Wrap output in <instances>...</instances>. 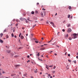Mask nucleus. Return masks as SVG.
Here are the masks:
<instances>
[{
    "label": "nucleus",
    "instance_id": "1",
    "mask_svg": "<svg viewBox=\"0 0 78 78\" xmlns=\"http://www.w3.org/2000/svg\"><path fill=\"white\" fill-rule=\"evenodd\" d=\"M77 35V34H73V38L75 39V38H76V37H76Z\"/></svg>",
    "mask_w": 78,
    "mask_h": 78
},
{
    "label": "nucleus",
    "instance_id": "2",
    "mask_svg": "<svg viewBox=\"0 0 78 78\" xmlns=\"http://www.w3.org/2000/svg\"><path fill=\"white\" fill-rule=\"evenodd\" d=\"M72 31V30H71V29L70 28H69L67 30V32L68 33H70Z\"/></svg>",
    "mask_w": 78,
    "mask_h": 78
},
{
    "label": "nucleus",
    "instance_id": "3",
    "mask_svg": "<svg viewBox=\"0 0 78 78\" xmlns=\"http://www.w3.org/2000/svg\"><path fill=\"white\" fill-rule=\"evenodd\" d=\"M20 20H21V21H23V20H25V19L21 17V18H20Z\"/></svg>",
    "mask_w": 78,
    "mask_h": 78
},
{
    "label": "nucleus",
    "instance_id": "4",
    "mask_svg": "<svg viewBox=\"0 0 78 78\" xmlns=\"http://www.w3.org/2000/svg\"><path fill=\"white\" fill-rule=\"evenodd\" d=\"M50 23L52 25L53 27H55V26L54 23H53V22H51Z\"/></svg>",
    "mask_w": 78,
    "mask_h": 78
},
{
    "label": "nucleus",
    "instance_id": "5",
    "mask_svg": "<svg viewBox=\"0 0 78 78\" xmlns=\"http://www.w3.org/2000/svg\"><path fill=\"white\" fill-rule=\"evenodd\" d=\"M45 48H42L40 49V50L42 51L45 50Z\"/></svg>",
    "mask_w": 78,
    "mask_h": 78
},
{
    "label": "nucleus",
    "instance_id": "6",
    "mask_svg": "<svg viewBox=\"0 0 78 78\" xmlns=\"http://www.w3.org/2000/svg\"><path fill=\"white\" fill-rule=\"evenodd\" d=\"M20 66V65H15V66L17 68L19 67Z\"/></svg>",
    "mask_w": 78,
    "mask_h": 78
},
{
    "label": "nucleus",
    "instance_id": "7",
    "mask_svg": "<svg viewBox=\"0 0 78 78\" xmlns=\"http://www.w3.org/2000/svg\"><path fill=\"white\" fill-rule=\"evenodd\" d=\"M39 53H40V52L38 53V54H36V55L37 56H40V54H39Z\"/></svg>",
    "mask_w": 78,
    "mask_h": 78
},
{
    "label": "nucleus",
    "instance_id": "8",
    "mask_svg": "<svg viewBox=\"0 0 78 78\" xmlns=\"http://www.w3.org/2000/svg\"><path fill=\"white\" fill-rule=\"evenodd\" d=\"M19 75H17V76L13 77L14 78H19Z\"/></svg>",
    "mask_w": 78,
    "mask_h": 78
},
{
    "label": "nucleus",
    "instance_id": "9",
    "mask_svg": "<svg viewBox=\"0 0 78 78\" xmlns=\"http://www.w3.org/2000/svg\"><path fill=\"white\" fill-rule=\"evenodd\" d=\"M11 75L12 76H15V75H16V74H12Z\"/></svg>",
    "mask_w": 78,
    "mask_h": 78
},
{
    "label": "nucleus",
    "instance_id": "10",
    "mask_svg": "<svg viewBox=\"0 0 78 78\" xmlns=\"http://www.w3.org/2000/svg\"><path fill=\"white\" fill-rule=\"evenodd\" d=\"M41 17H44V14L42 12H41Z\"/></svg>",
    "mask_w": 78,
    "mask_h": 78
},
{
    "label": "nucleus",
    "instance_id": "11",
    "mask_svg": "<svg viewBox=\"0 0 78 78\" xmlns=\"http://www.w3.org/2000/svg\"><path fill=\"white\" fill-rule=\"evenodd\" d=\"M18 57H19V55H15L14 56V57L15 58H18Z\"/></svg>",
    "mask_w": 78,
    "mask_h": 78
},
{
    "label": "nucleus",
    "instance_id": "12",
    "mask_svg": "<svg viewBox=\"0 0 78 78\" xmlns=\"http://www.w3.org/2000/svg\"><path fill=\"white\" fill-rule=\"evenodd\" d=\"M0 42L1 43H3V40H2V39H0Z\"/></svg>",
    "mask_w": 78,
    "mask_h": 78
},
{
    "label": "nucleus",
    "instance_id": "13",
    "mask_svg": "<svg viewBox=\"0 0 78 78\" xmlns=\"http://www.w3.org/2000/svg\"><path fill=\"white\" fill-rule=\"evenodd\" d=\"M3 34L1 33L0 34V36L1 37H2V36H3Z\"/></svg>",
    "mask_w": 78,
    "mask_h": 78
},
{
    "label": "nucleus",
    "instance_id": "14",
    "mask_svg": "<svg viewBox=\"0 0 78 78\" xmlns=\"http://www.w3.org/2000/svg\"><path fill=\"white\" fill-rule=\"evenodd\" d=\"M8 30L7 29H5V30H4V31L3 32V33H5V32H6Z\"/></svg>",
    "mask_w": 78,
    "mask_h": 78
},
{
    "label": "nucleus",
    "instance_id": "15",
    "mask_svg": "<svg viewBox=\"0 0 78 78\" xmlns=\"http://www.w3.org/2000/svg\"><path fill=\"white\" fill-rule=\"evenodd\" d=\"M70 25H71L70 24H68V25H67V27H70Z\"/></svg>",
    "mask_w": 78,
    "mask_h": 78
},
{
    "label": "nucleus",
    "instance_id": "16",
    "mask_svg": "<svg viewBox=\"0 0 78 78\" xmlns=\"http://www.w3.org/2000/svg\"><path fill=\"white\" fill-rule=\"evenodd\" d=\"M37 69H36L34 70V72L36 73L37 72Z\"/></svg>",
    "mask_w": 78,
    "mask_h": 78
},
{
    "label": "nucleus",
    "instance_id": "17",
    "mask_svg": "<svg viewBox=\"0 0 78 78\" xmlns=\"http://www.w3.org/2000/svg\"><path fill=\"white\" fill-rule=\"evenodd\" d=\"M46 69H48V70H49L48 68V65H46Z\"/></svg>",
    "mask_w": 78,
    "mask_h": 78
},
{
    "label": "nucleus",
    "instance_id": "18",
    "mask_svg": "<svg viewBox=\"0 0 78 78\" xmlns=\"http://www.w3.org/2000/svg\"><path fill=\"white\" fill-rule=\"evenodd\" d=\"M23 36L22 35L21 36V38L22 39H23Z\"/></svg>",
    "mask_w": 78,
    "mask_h": 78
},
{
    "label": "nucleus",
    "instance_id": "19",
    "mask_svg": "<svg viewBox=\"0 0 78 78\" xmlns=\"http://www.w3.org/2000/svg\"><path fill=\"white\" fill-rule=\"evenodd\" d=\"M6 39H8V38H9V36H8V35H6Z\"/></svg>",
    "mask_w": 78,
    "mask_h": 78
},
{
    "label": "nucleus",
    "instance_id": "20",
    "mask_svg": "<svg viewBox=\"0 0 78 78\" xmlns=\"http://www.w3.org/2000/svg\"><path fill=\"white\" fill-rule=\"evenodd\" d=\"M7 53H10V51L9 50H7Z\"/></svg>",
    "mask_w": 78,
    "mask_h": 78
},
{
    "label": "nucleus",
    "instance_id": "21",
    "mask_svg": "<svg viewBox=\"0 0 78 78\" xmlns=\"http://www.w3.org/2000/svg\"><path fill=\"white\" fill-rule=\"evenodd\" d=\"M68 18L69 19V18H70V15H68Z\"/></svg>",
    "mask_w": 78,
    "mask_h": 78
},
{
    "label": "nucleus",
    "instance_id": "22",
    "mask_svg": "<svg viewBox=\"0 0 78 78\" xmlns=\"http://www.w3.org/2000/svg\"><path fill=\"white\" fill-rule=\"evenodd\" d=\"M32 14H34V11H32L31 12Z\"/></svg>",
    "mask_w": 78,
    "mask_h": 78
},
{
    "label": "nucleus",
    "instance_id": "23",
    "mask_svg": "<svg viewBox=\"0 0 78 78\" xmlns=\"http://www.w3.org/2000/svg\"><path fill=\"white\" fill-rule=\"evenodd\" d=\"M69 9H72V7L70 6H69Z\"/></svg>",
    "mask_w": 78,
    "mask_h": 78
},
{
    "label": "nucleus",
    "instance_id": "24",
    "mask_svg": "<svg viewBox=\"0 0 78 78\" xmlns=\"http://www.w3.org/2000/svg\"><path fill=\"white\" fill-rule=\"evenodd\" d=\"M35 13H36V14H38V12L37 11V10H36L35 11Z\"/></svg>",
    "mask_w": 78,
    "mask_h": 78
},
{
    "label": "nucleus",
    "instance_id": "25",
    "mask_svg": "<svg viewBox=\"0 0 78 78\" xmlns=\"http://www.w3.org/2000/svg\"><path fill=\"white\" fill-rule=\"evenodd\" d=\"M12 37H14V34H13V33H12Z\"/></svg>",
    "mask_w": 78,
    "mask_h": 78
},
{
    "label": "nucleus",
    "instance_id": "26",
    "mask_svg": "<svg viewBox=\"0 0 78 78\" xmlns=\"http://www.w3.org/2000/svg\"><path fill=\"white\" fill-rule=\"evenodd\" d=\"M2 73H6L3 71H2Z\"/></svg>",
    "mask_w": 78,
    "mask_h": 78
},
{
    "label": "nucleus",
    "instance_id": "27",
    "mask_svg": "<svg viewBox=\"0 0 78 78\" xmlns=\"http://www.w3.org/2000/svg\"><path fill=\"white\" fill-rule=\"evenodd\" d=\"M25 20H26V23H28V21L26 19H25Z\"/></svg>",
    "mask_w": 78,
    "mask_h": 78
},
{
    "label": "nucleus",
    "instance_id": "28",
    "mask_svg": "<svg viewBox=\"0 0 78 78\" xmlns=\"http://www.w3.org/2000/svg\"><path fill=\"white\" fill-rule=\"evenodd\" d=\"M52 73H55V71H52Z\"/></svg>",
    "mask_w": 78,
    "mask_h": 78
},
{
    "label": "nucleus",
    "instance_id": "29",
    "mask_svg": "<svg viewBox=\"0 0 78 78\" xmlns=\"http://www.w3.org/2000/svg\"><path fill=\"white\" fill-rule=\"evenodd\" d=\"M63 23H66V20L64 21L63 22Z\"/></svg>",
    "mask_w": 78,
    "mask_h": 78
},
{
    "label": "nucleus",
    "instance_id": "30",
    "mask_svg": "<svg viewBox=\"0 0 78 78\" xmlns=\"http://www.w3.org/2000/svg\"><path fill=\"white\" fill-rule=\"evenodd\" d=\"M67 67H69V65H67V66H66V68H67V69H69V67L67 68Z\"/></svg>",
    "mask_w": 78,
    "mask_h": 78
},
{
    "label": "nucleus",
    "instance_id": "31",
    "mask_svg": "<svg viewBox=\"0 0 78 78\" xmlns=\"http://www.w3.org/2000/svg\"><path fill=\"white\" fill-rule=\"evenodd\" d=\"M27 75V73H26L25 74H24V76H26Z\"/></svg>",
    "mask_w": 78,
    "mask_h": 78
},
{
    "label": "nucleus",
    "instance_id": "32",
    "mask_svg": "<svg viewBox=\"0 0 78 78\" xmlns=\"http://www.w3.org/2000/svg\"><path fill=\"white\" fill-rule=\"evenodd\" d=\"M69 40H72V38L70 37L69 38Z\"/></svg>",
    "mask_w": 78,
    "mask_h": 78
},
{
    "label": "nucleus",
    "instance_id": "33",
    "mask_svg": "<svg viewBox=\"0 0 78 78\" xmlns=\"http://www.w3.org/2000/svg\"><path fill=\"white\" fill-rule=\"evenodd\" d=\"M73 62L75 64H76V60H75V61H73Z\"/></svg>",
    "mask_w": 78,
    "mask_h": 78
},
{
    "label": "nucleus",
    "instance_id": "34",
    "mask_svg": "<svg viewBox=\"0 0 78 78\" xmlns=\"http://www.w3.org/2000/svg\"><path fill=\"white\" fill-rule=\"evenodd\" d=\"M69 36V34H67L66 36V37H68Z\"/></svg>",
    "mask_w": 78,
    "mask_h": 78
},
{
    "label": "nucleus",
    "instance_id": "35",
    "mask_svg": "<svg viewBox=\"0 0 78 78\" xmlns=\"http://www.w3.org/2000/svg\"><path fill=\"white\" fill-rule=\"evenodd\" d=\"M56 68V66H55L53 68V69H55Z\"/></svg>",
    "mask_w": 78,
    "mask_h": 78
},
{
    "label": "nucleus",
    "instance_id": "36",
    "mask_svg": "<svg viewBox=\"0 0 78 78\" xmlns=\"http://www.w3.org/2000/svg\"><path fill=\"white\" fill-rule=\"evenodd\" d=\"M48 67H53V65H52V66H48Z\"/></svg>",
    "mask_w": 78,
    "mask_h": 78
},
{
    "label": "nucleus",
    "instance_id": "37",
    "mask_svg": "<svg viewBox=\"0 0 78 78\" xmlns=\"http://www.w3.org/2000/svg\"><path fill=\"white\" fill-rule=\"evenodd\" d=\"M62 31H63L64 32V31H65V30L64 29H62Z\"/></svg>",
    "mask_w": 78,
    "mask_h": 78
},
{
    "label": "nucleus",
    "instance_id": "38",
    "mask_svg": "<svg viewBox=\"0 0 78 78\" xmlns=\"http://www.w3.org/2000/svg\"><path fill=\"white\" fill-rule=\"evenodd\" d=\"M68 56H70V54H68Z\"/></svg>",
    "mask_w": 78,
    "mask_h": 78
},
{
    "label": "nucleus",
    "instance_id": "39",
    "mask_svg": "<svg viewBox=\"0 0 78 78\" xmlns=\"http://www.w3.org/2000/svg\"><path fill=\"white\" fill-rule=\"evenodd\" d=\"M15 31H16V30H15V29L13 30V33H14L15 32Z\"/></svg>",
    "mask_w": 78,
    "mask_h": 78
},
{
    "label": "nucleus",
    "instance_id": "40",
    "mask_svg": "<svg viewBox=\"0 0 78 78\" xmlns=\"http://www.w3.org/2000/svg\"><path fill=\"white\" fill-rule=\"evenodd\" d=\"M44 16H45V12L44 11Z\"/></svg>",
    "mask_w": 78,
    "mask_h": 78
},
{
    "label": "nucleus",
    "instance_id": "41",
    "mask_svg": "<svg viewBox=\"0 0 78 78\" xmlns=\"http://www.w3.org/2000/svg\"><path fill=\"white\" fill-rule=\"evenodd\" d=\"M35 42L36 43H38V41H35Z\"/></svg>",
    "mask_w": 78,
    "mask_h": 78
},
{
    "label": "nucleus",
    "instance_id": "42",
    "mask_svg": "<svg viewBox=\"0 0 78 78\" xmlns=\"http://www.w3.org/2000/svg\"><path fill=\"white\" fill-rule=\"evenodd\" d=\"M48 76H51V75L50 74H48Z\"/></svg>",
    "mask_w": 78,
    "mask_h": 78
},
{
    "label": "nucleus",
    "instance_id": "43",
    "mask_svg": "<svg viewBox=\"0 0 78 78\" xmlns=\"http://www.w3.org/2000/svg\"><path fill=\"white\" fill-rule=\"evenodd\" d=\"M14 37H15V38H16V37H17V36H16V35H15V36H14Z\"/></svg>",
    "mask_w": 78,
    "mask_h": 78
},
{
    "label": "nucleus",
    "instance_id": "44",
    "mask_svg": "<svg viewBox=\"0 0 78 78\" xmlns=\"http://www.w3.org/2000/svg\"><path fill=\"white\" fill-rule=\"evenodd\" d=\"M36 26V24L34 26H33V27H34Z\"/></svg>",
    "mask_w": 78,
    "mask_h": 78
},
{
    "label": "nucleus",
    "instance_id": "45",
    "mask_svg": "<svg viewBox=\"0 0 78 78\" xmlns=\"http://www.w3.org/2000/svg\"><path fill=\"white\" fill-rule=\"evenodd\" d=\"M30 62V61L29 60L28 61H27V63H28V62Z\"/></svg>",
    "mask_w": 78,
    "mask_h": 78
},
{
    "label": "nucleus",
    "instance_id": "46",
    "mask_svg": "<svg viewBox=\"0 0 78 78\" xmlns=\"http://www.w3.org/2000/svg\"><path fill=\"white\" fill-rule=\"evenodd\" d=\"M44 9V8H43V9H42V10H44V11H45V9Z\"/></svg>",
    "mask_w": 78,
    "mask_h": 78
},
{
    "label": "nucleus",
    "instance_id": "47",
    "mask_svg": "<svg viewBox=\"0 0 78 78\" xmlns=\"http://www.w3.org/2000/svg\"><path fill=\"white\" fill-rule=\"evenodd\" d=\"M68 61H69L70 62H71V60H68Z\"/></svg>",
    "mask_w": 78,
    "mask_h": 78
},
{
    "label": "nucleus",
    "instance_id": "48",
    "mask_svg": "<svg viewBox=\"0 0 78 78\" xmlns=\"http://www.w3.org/2000/svg\"><path fill=\"white\" fill-rule=\"evenodd\" d=\"M15 19H13V22H15Z\"/></svg>",
    "mask_w": 78,
    "mask_h": 78
},
{
    "label": "nucleus",
    "instance_id": "49",
    "mask_svg": "<svg viewBox=\"0 0 78 78\" xmlns=\"http://www.w3.org/2000/svg\"><path fill=\"white\" fill-rule=\"evenodd\" d=\"M55 56H56V55H57V54L55 53Z\"/></svg>",
    "mask_w": 78,
    "mask_h": 78
},
{
    "label": "nucleus",
    "instance_id": "50",
    "mask_svg": "<svg viewBox=\"0 0 78 78\" xmlns=\"http://www.w3.org/2000/svg\"><path fill=\"white\" fill-rule=\"evenodd\" d=\"M27 57L28 58H30V56H29V55L27 56Z\"/></svg>",
    "mask_w": 78,
    "mask_h": 78
},
{
    "label": "nucleus",
    "instance_id": "51",
    "mask_svg": "<svg viewBox=\"0 0 78 78\" xmlns=\"http://www.w3.org/2000/svg\"><path fill=\"white\" fill-rule=\"evenodd\" d=\"M22 29H23H23H25V27H22Z\"/></svg>",
    "mask_w": 78,
    "mask_h": 78
},
{
    "label": "nucleus",
    "instance_id": "52",
    "mask_svg": "<svg viewBox=\"0 0 78 78\" xmlns=\"http://www.w3.org/2000/svg\"><path fill=\"white\" fill-rule=\"evenodd\" d=\"M27 20H28V21H31L30 20V19H27Z\"/></svg>",
    "mask_w": 78,
    "mask_h": 78
},
{
    "label": "nucleus",
    "instance_id": "53",
    "mask_svg": "<svg viewBox=\"0 0 78 78\" xmlns=\"http://www.w3.org/2000/svg\"><path fill=\"white\" fill-rule=\"evenodd\" d=\"M51 41H51H49L48 42V43H50V42Z\"/></svg>",
    "mask_w": 78,
    "mask_h": 78
},
{
    "label": "nucleus",
    "instance_id": "54",
    "mask_svg": "<svg viewBox=\"0 0 78 78\" xmlns=\"http://www.w3.org/2000/svg\"><path fill=\"white\" fill-rule=\"evenodd\" d=\"M46 23H47V24H48V22H46Z\"/></svg>",
    "mask_w": 78,
    "mask_h": 78
},
{
    "label": "nucleus",
    "instance_id": "55",
    "mask_svg": "<svg viewBox=\"0 0 78 78\" xmlns=\"http://www.w3.org/2000/svg\"><path fill=\"white\" fill-rule=\"evenodd\" d=\"M37 5H39V3L38 2H37Z\"/></svg>",
    "mask_w": 78,
    "mask_h": 78
},
{
    "label": "nucleus",
    "instance_id": "56",
    "mask_svg": "<svg viewBox=\"0 0 78 78\" xmlns=\"http://www.w3.org/2000/svg\"><path fill=\"white\" fill-rule=\"evenodd\" d=\"M41 47H44V45H41L40 46Z\"/></svg>",
    "mask_w": 78,
    "mask_h": 78
},
{
    "label": "nucleus",
    "instance_id": "57",
    "mask_svg": "<svg viewBox=\"0 0 78 78\" xmlns=\"http://www.w3.org/2000/svg\"><path fill=\"white\" fill-rule=\"evenodd\" d=\"M76 58H77V59H78V56H76Z\"/></svg>",
    "mask_w": 78,
    "mask_h": 78
},
{
    "label": "nucleus",
    "instance_id": "58",
    "mask_svg": "<svg viewBox=\"0 0 78 78\" xmlns=\"http://www.w3.org/2000/svg\"><path fill=\"white\" fill-rule=\"evenodd\" d=\"M16 21L17 22H18V20H16Z\"/></svg>",
    "mask_w": 78,
    "mask_h": 78
},
{
    "label": "nucleus",
    "instance_id": "59",
    "mask_svg": "<svg viewBox=\"0 0 78 78\" xmlns=\"http://www.w3.org/2000/svg\"><path fill=\"white\" fill-rule=\"evenodd\" d=\"M59 32H58L57 33V35H58V36H59V35H58V34H59Z\"/></svg>",
    "mask_w": 78,
    "mask_h": 78
},
{
    "label": "nucleus",
    "instance_id": "60",
    "mask_svg": "<svg viewBox=\"0 0 78 78\" xmlns=\"http://www.w3.org/2000/svg\"><path fill=\"white\" fill-rule=\"evenodd\" d=\"M47 44H44V45H47Z\"/></svg>",
    "mask_w": 78,
    "mask_h": 78
},
{
    "label": "nucleus",
    "instance_id": "61",
    "mask_svg": "<svg viewBox=\"0 0 78 78\" xmlns=\"http://www.w3.org/2000/svg\"><path fill=\"white\" fill-rule=\"evenodd\" d=\"M53 78V77L52 76H50V78Z\"/></svg>",
    "mask_w": 78,
    "mask_h": 78
},
{
    "label": "nucleus",
    "instance_id": "62",
    "mask_svg": "<svg viewBox=\"0 0 78 78\" xmlns=\"http://www.w3.org/2000/svg\"><path fill=\"white\" fill-rule=\"evenodd\" d=\"M67 54V52L65 53V55H66V54Z\"/></svg>",
    "mask_w": 78,
    "mask_h": 78
},
{
    "label": "nucleus",
    "instance_id": "63",
    "mask_svg": "<svg viewBox=\"0 0 78 78\" xmlns=\"http://www.w3.org/2000/svg\"><path fill=\"white\" fill-rule=\"evenodd\" d=\"M27 49H29V47L27 48Z\"/></svg>",
    "mask_w": 78,
    "mask_h": 78
},
{
    "label": "nucleus",
    "instance_id": "64",
    "mask_svg": "<svg viewBox=\"0 0 78 78\" xmlns=\"http://www.w3.org/2000/svg\"><path fill=\"white\" fill-rule=\"evenodd\" d=\"M77 55H78V52L77 53Z\"/></svg>",
    "mask_w": 78,
    "mask_h": 78
}]
</instances>
